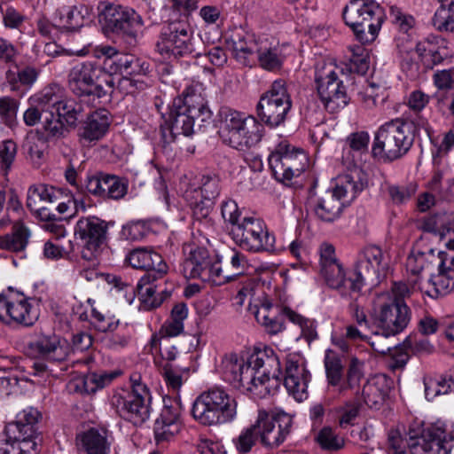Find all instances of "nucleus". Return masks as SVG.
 <instances>
[{
  "label": "nucleus",
  "mask_w": 454,
  "mask_h": 454,
  "mask_svg": "<svg viewBox=\"0 0 454 454\" xmlns=\"http://www.w3.org/2000/svg\"><path fill=\"white\" fill-rule=\"evenodd\" d=\"M222 364L225 381L258 398L270 395V382L277 383L282 374L279 358L270 348L253 353L247 361L231 354L225 356Z\"/></svg>",
  "instance_id": "f257e3e1"
},
{
  "label": "nucleus",
  "mask_w": 454,
  "mask_h": 454,
  "mask_svg": "<svg viewBox=\"0 0 454 454\" xmlns=\"http://www.w3.org/2000/svg\"><path fill=\"white\" fill-rule=\"evenodd\" d=\"M175 8L163 25L156 49L164 57H183L195 51V38L189 22L198 0H170Z\"/></svg>",
  "instance_id": "f03ea898"
},
{
  "label": "nucleus",
  "mask_w": 454,
  "mask_h": 454,
  "mask_svg": "<svg viewBox=\"0 0 454 454\" xmlns=\"http://www.w3.org/2000/svg\"><path fill=\"white\" fill-rule=\"evenodd\" d=\"M454 438L446 433L443 424H434L427 428L410 427L407 436L403 437L398 432L388 435L390 454H450Z\"/></svg>",
  "instance_id": "7ed1b4c3"
},
{
  "label": "nucleus",
  "mask_w": 454,
  "mask_h": 454,
  "mask_svg": "<svg viewBox=\"0 0 454 454\" xmlns=\"http://www.w3.org/2000/svg\"><path fill=\"white\" fill-rule=\"evenodd\" d=\"M342 15L345 23L363 44L375 41L385 20L383 8L374 0H350Z\"/></svg>",
  "instance_id": "20e7f679"
},
{
  "label": "nucleus",
  "mask_w": 454,
  "mask_h": 454,
  "mask_svg": "<svg viewBox=\"0 0 454 454\" xmlns=\"http://www.w3.org/2000/svg\"><path fill=\"white\" fill-rule=\"evenodd\" d=\"M412 125L400 119L381 125L372 148L374 157L392 161L405 155L413 145Z\"/></svg>",
  "instance_id": "39448f33"
},
{
  "label": "nucleus",
  "mask_w": 454,
  "mask_h": 454,
  "mask_svg": "<svg viewBox=\"0 0 454 454\" xmlns=\"http://www.w3.org/2000/svg\"><path fill=\"white\" fill-rule=\"evenodd\" d=\"M237 414V403L224 389L212 387L201 393L192 409L193 419L204 426L231 422Z\"/></svg>",
  "instance_id": "423d86ee"
},
{
  "label": "nucleus",
  "mask_w": 454,
  "mask_h": 454,
  "mask_svg": "<svg viewBox=\"0 0 454 454\" xmlns=\"http://www.w3.org/2000/svg\"><path fill=\"white\" fill-rule=\"evenodd\" d=\"M262 126L255 118L226 109L223 112L220 135L231 147L243 150L258 144L262 139Z\"/></svg>",
  "instance_id": "0eeeda50"
},
{
  "label": "nucleus",
  "mask_w": 454,
  "mask_h": 454,
  "mask_svg": "<svg viewBox=\"0 0 454 454\" xmlns=\"http://www.w3.org/2000/svg\"><path fill=\"white\" fill-rule=\"evenodd\" d=\"M410 322V309L403 301L392 297L389 293L380 294L375 301L372 330L384 337L395 335L406 328Z\"/></svg>",
  "instance_id": "6e6552de"
},
{
  "label": "nucleus",
  "mask_w": 454,
  "mask_h": 454,
  "mask_svg": "<svg viewBox=\"0 0 454 454\" xmlns=\"http://www.w3.org/2000/svg\"><path fill=\"white\" fill-rule=\"evenodd\" d=\"M163 406L157 419L154 421L153 431L155 442L169 441L174 435L178 434L182 427L181 405L171 399L165 400L158 397L154 400L146 386L144 385V407L147 417L160 407V403Z\"/></svg>",
  "instance_id": "1a4fd4ad"
},
{
  "label": "nucleus",
  "mask_w": 454,
  "mask_h": 454,
  "mask_svg": "<svg viewBox=\"0 0 454 454\" xmlns=\"http://www.w3.org/2000/svg\"><path fill=\"white\" fill-rule=\"evenodd\" d=\"M104 69L94 62L86 61L74 66L67 74L70 91L76 97L94 102L107 94L101 83Z\"/></svg>",
  "instance_id": "9d476101"
},
{
  "label": "nucleus",
  "mask_w": 454,
  "mask_h": 454,
  "mask_svg": "<svg viewBox=\"0 0 454 454\" xmlns=\"http://www.w3.org/2000/svg\"><path fill=\"white\" fill-rule=\"evenodd\" d=\"M388 262L383 251L376 246L364 247L357 256L355 279L349 280L351 292H359L364 285L375 286L386 274Z\"/></svg>",
  "instance_id": "9b49d317"
},
{
  "label": "nucleus",
  "mask_w": 454,
  "mask_h": 454,
  "mask_svg": "<svg viewBox=\"0 0 454 454\" xmlns=\"http://www.w3.org/2000/svg\"><path fill=\"white\" fill-rule=\"evenodd\" d=\"M291 107L292 100L286 83L284 80L278 79L261 96L257 113L262 122L275 128L285 121Z\"/></svg>",
  "instance_id": "f8f14e48"
},
{
  "label": "nucleus",
  "mask_w": 454,
  "mask_h": 454,
  "mask_svg": "<svg viewBox=\"0 0 454 454\" xmlns=\"http://www.w3.org/2000/svg\"><path fill=\"white\" fill-rule=\"evenodd\" d=\"M107 223L97 216L80 218L74 228V235L82 241V258L95 266L99 262L106 241Z\"/></svg>",
  "instance_id": "ddd939ff"
},
{
  "label": "nucleus",
  "mask_w": 454,
  "mask_h": 454,
  "mask_svg": "<svg viewBox=\"0 0 454 454\" xmlns=\"http://www.w3.org/2000/svg\"><path fill=\"white\" fill-rule=\"evenodd\" d=\"M234 241L250 252H274L275 236L260 218L244 217L239 225L231 230Z\"/></svg>",
  "instance_id": "4468645a"
},
{
  "label": "nucleus",
  "mask_w": 454,
  "mask_h": 454,
  "mask_svg": "<svg viewBox=\"0 0 454 454\" xmlns=\"http://www.w3.org/2000/svg\"><path fill=\"white\" fill-rule=\"evenodd\" d=\"M269 164L275 178L286 182L299 176L308 168L309 158L302 149L281 141L270 153Z\"/></svg>",
  "instance_id": "2eb2a0df"
},
{
  "label": "nucleus",
  "mask_w": 454,
  "mask_h": 454,
  "mask_svg": "<svg viewBox=\"0 0 454 454\" xmlns=\"http://www.w3.org/2000/svg\"><path fill=\"white\" fill-rule=\"evenodd\" d=\"M35 103L43 113H55L62 116L71 127L76 126L82 106L71 98H67L63 87L51 83L44 87L35 96Z\"/></svg>",
  "instance_id": "dca6fc26"
},
{
  "label": "nucleus",
  "mask_w": 454,
  "mask_h": 454,
  "mask_svg": "<svg viewBox=\"0 0 454 454\" xmlns=\"http://www.w3.org/2000/svg\"><path fill=\"white\" fill-rule=\"evenodd\" d=\"M315 80L319 98L327 111L334 113L348 104L346 88L333 65L317 69Z\"/></svg>",
  "instance_id": "f3484780"
},
{
  "label": "nucleus",
  "mask_w": 454,
  "mask_h": 454,
  "mask_svg": "<svg viewBox=\"0 0 454 454\" xmlns=\"http://www.w3.org/2000/svg\"><path fill=\"white\" fill-rule=\"evenodd\" d=\"M261 443L270 449L278 447L291 432L293 418L284 412L258 411L254 422Z\"/></svg>",
  "instance_id": "a211bd4d"
},
{
  "label": "nucleus",
  "mask_w": 454,
  "mask_h": 454,
  "mask_svg": "<svg viewBox=\"0 0 454 454\" xmlns=\"http://www.w3.org/2000/svg\"><path fill=\"white\" fill-rule=\"evenodd\" d=\"M130 389L113 396V404L119 415L137 427L142 424V373L129 376Z\"/></svg>",
  "instance_id": "6ab92c4d"
},
{
  "label": "nucleus",
  "mask_w": 454,
  "mask_h": 454,
  "mask_svg": "<svg viewBox=\"0 0 454 454\" xmlns=\"http://www.w3.org/2000/svg\"><path fill=\"white\" fill-rule=\"evenodd\" d=\"M62 198L60 190L41 184L28 189L27 207L42 221H61L62 218L58 217L47 205H52Z\"/></svg>",
  "instance_id": "aec40b11"
},
{
  "label": "nucleus",
  "mask_w": 454,
  "mask_h": 454,
  "mask_svg": "<svg viewBox=\"0 0 454 454\" xmlns=\"http://www.w3.org/2000/svg\"><path fill=\"white\" fill-rule=\"evenodd\" d=\"M439 254L438 273L431 275L427 286H419L422 293L433 299L445 296L454 289V256L442 251Z\"/></svg>",
  "instance_id": "412c9836"
},
{
  "label": "nucleus",
  "mask_w": 454,
  "mask_h": 454,
  "mask_svg": "<svg viewBox=\"0 0 454 454\" xmlns=\"http://www.w3.org/2000/svg\"><path fill=\"white\" fill-rule=\"evenodd\" d=\"M310 380V373L305 368L300 355L288 354L286 359V372L284 385L290 395L297 401L307 398L308 384Z\"/></svg>",
  "instance_id": "4be33fe9"
},
{
  "label": "nucleus",
  "mask_w": 454,
  "mask_h": 454,
  "mask_svg": "<svg viewBox=\"0 0 454 454\" xmlns=\"http://www.w3.org/2000/svg\"><path fill=\"white\" fill-rule=\"evenodd\" d=\"M27 348L33 356L49 362H63L70 353L67 341L56 334H39L28 342Z\"/></svg>",
  "instance_id": "5701e85b"
},
{
  "label": "nucleus",
  "mask_w": 454,
  "mask_h": 454,
  "mask_svg": "<svg viewBox=\"0 0 454 454\" xmlns=\"http://www.w3.org/2000/svg\"><path fill=\"white\" fill-rule=\"evenodd\" d=\"M106 27L114 33H122L129 44L137 42V34L134 26L137 24L136 12L121 5L110 4L103 12Z\"/></svg>",
  "instance_id": "b1692460"
},
{
  "label": "nucleus",
  "mask_w": 454,
  "mask_h": 454,
  "mask_svg": "<svg viewBox=\"0 0 454 454\" xmlns=\"http://www.w3.org/2000/svg\"><path fill=\"white\" fill-rule=\"evenodd\" d=\"M288 307L274 304L270 299L264 298L259 306L254 305V314L256 321L266 333L274 335L285 329V318L288 319Z\"/></svg>",
  "instance_id": "393cba45"
},
{
  "label": "nucleus",
  "mask_w": 454,
  "mask_h": 454,
  "mask_svg": "<svg viewBox=\"0 0 454 454\" xmlns=\"http://www.w3.org/2000/svg\"><path fill=\"white\" fill-rule=\"evenodd\" d=\"M368 185V179L362 169L355 168L349 173L339 176L331 191L343 205L353 201Z\"/></svg>",
  "instance_id": "a878e982"
},
{
  "label": "nucleus",
  "mask_w": 454,
  "mask_h": 454,
  "mask_svg": "<svg viewBox=\"0 0 454 454\" xmlns=\"http://www.w3.org/2000/svg\"><path fill=\"white\" fill-rule=\"evenodd\" d=\"M422 243L423 239L416 242L406 260V270L414 278L410 280L412 283V289H415L419 284L421 271L433 263L438 264L439 260H441L439 253L435 254L434 249L432 247L424 249Z\"/></svg>",
  "instance_id": "bb28decb"
},
{
  "label": "nucleus",
  "mask_w": 454,
  "mask_h": 454,
  "mask_svg": "<svg viewBox=\"0 0 454 454\" xmlns=\"http://www.w3.org/2000/svg\"><path fill=\"white\" fill-rule=\"evenodd\" d=\"M196 117L175 107L174 103L169 109L168 116L165 120L169 131V137H168L166 131L162 129V137L165 143H170L177 136L183 135L190 137L194 133V126Z\"/></svg>",
  "instance_id": "cd10ccee"
},
{
  "label": "nucleus",
  "mask_w": 454,
  "mask_h": 454,
  "mask_svg": "<svg viewBox=\"0 0 454 454\" xmlns=\"http://www.w3.org/2000/svg\"><path fill=\"white\" fill-rule=\"evenodd\" d=\"M184 98L174 99V106L189 113L200 122H207L212 117V112L207 106V101L201 92L194 88H187L183 92Z\"/></svg>",
  "instance_id": "c85d7f7f"
},
{
  "label": "nucleus",
  "mask_w": 454,
  "mask_h": 454,
  "mask_svg": "<svg viewBox=\"0 0 454 454\" xmlns=\"http://www.w3.org/2000/svg\"><path fill=\"white\" fill-rule=\"evenodd\" d=\"M310 206L318 219L324 222H333L340 217L344 207L331 191H326L321 197H311Z\"/></svg>",
  "instance_id": "c756f323"
},
{
  "label": "nucleus",
  "mask_w": 454,
  "mask_h": 454,
  "mask_svg": "<svg viewBox=\"0 0 454 454\" xmlns=\"http://www.w3.org/2000/svg\"><path fill=\"white\" fill-rule=\"evenodd\" d=\"M41 413L33 407H27L16 416V420L9 422L5 427H7V433L10 438L16 439L20 435L26 434V437L35 436L36 434L35 425L37 424Z\"/></svg>",
  "instance_id": "7c9ffc66"
},
{
  "label": "nucleus",
  "mask_w": 454,
  "mask_h": 454,
  "mask_svg": "<svg viewBox=\"0 0 454 454\" xmlns=\"http://www.w3.org/2000/svg\"><path fill=\"white\" fill-rule=\"evenodd\" d=\"M78 447L87 454H109L111 443L103 428H90L76 437Z\"/></svg>",
  "instance_id": "2f4dec72"
},
{
  "label": "nucleus",
  "mask_w": 454,
  "mask_h": 454,
  "mask_svg": "<svg viewBox=\"0 0 454 454\" xmlns=\"http://www.w3.org/2000/svg\"><path fill=\"white\" fill-rule=\"evenodd\" d=\"M111 121V114L106 109L102 108L93 112L82 126V138L88 142L101 139L108 131Z\"/></svg>",
  "instance_id": "473e14b6"
},
{
  "label": "nucleus",
  "mask_w": 454,
  "mask_h": 454,
  "mask_svg": "<svg viewBox=\"0 0 454 454\" xmlns=\"http://www.w3.org/2000/svg\"><path fill=\"white\" fill-rule=\"evenodd\" d=\"M88 9L83 5L62 6L56 12L55 22L59 30L75 31L83 27Z\"/></svg>",
  "instance_id": "72a5a7b5"
},
{
  "label": "nucleus",
  "mask_w": 454,
  "mask_h": 454,
  "mask_svg": "<svg viewBox=\"0 0 454 454\" xmlns=\"http://www.w3.org/2000/svg\"><path fill=\"white\" fill-rule=\"evenodd\" d=\"M38 317L37 310L24 297L12 300L9 304L7 317L19 325L31 326L38 319Z\"/></svg>",
  "instance_id": "f704fd0d"
},
{
  "label": "nucleus",
  "mask_w": 454,
  "mask_h": 454,
  "mask_svg": "<svg viewBox=\"0 0 454 454\" xmlns=\"http://www.w3.org/2000/svg\"><path fill=\"white\" fill-rule=\"evenodd\" d=\"M231 48L237 61L243 66L249 67L254 64V55L259 49L252 36L239 33L231 38Z\"/></svg>",
  "instance_id": "c9c22d12"
},
{
  "label": "nucleus",
  "mask_w": 454,
  "mask_h": 454,
  "mask_svg": "<svg viewBox=\"0 0 454 454\" xmlns=\"http://www.w3.org/2000/svg\"><path fill=\"white\" fill-rule=\"evenodd\" d=\"M167 270L162 256L152 248L144 247V286L161 278Z\"/></svg>",
  "instance_id": "e433bc0d"
},
{
  "label": "nucleus",
  "mask_w": 454,
  "mask_h": 454,
  "mask_svg": "<svg viewBox=\"0 0 454 454\" xmlns=\"http://www.w3.org/2000/svg\"><path fill=\"white\" fill-rule=\"evenodd\" d=\"M210 262L207 251L198 248L192 252L190 257L185 260L184 271L189 278L207 280Z\"/></svg>",
  "instance_id": "4c0bfd02"
},
{
  "label": "nucleus",
  "mask_w": 454,
  "mask_h": 454,
  "mask_svg": "<svg viewBox=\"0 0 454 454\" xmlns=\"http://www.w3.org/2000/svg\"><path fill=\"white\" fill-rule=\"evenodd\" d=\"M320 275L330 288L338 290L341 295H347L348 291H351L349 280L355 279V278H346L340 262L321 268Z\"/></svg>",
  "instance_id": "58836bf2"
},
{
  "label": "nucleus",
  "mask_w": 454,
  "mask_h": 454,
  "mask_svg": "<svg viewBox=\"0 0 454 454\" xmlns=\"http://www.w3.org/2000/svg\"><path fill=\"white\" fill-rule=\"evenodd\" d=\"M388 387L384 376H377L368 380L363 387L364 403L371 408H377L385 400Z\"/></svg>",
  "instance_id": "ea45409f"
},
{
  "label": "nucleus",
  "mask_w": 454,
  "mask_h": 454,
  "mask_svg": "<svg viewBox=\"0 0 454 454\" xmlns=\"http://www.w3.org/2000/svg\"><path fill=\"white\" fill-rule=\"evenodd\" d=\"M30 232L21 222L13 224L12 231L0 237V249L20 252L26 248Z\"/></svg>",
  "instance_id": "a19ab883"
},
{
  "label": "nucleus",
  "mask_w": 454,
  "mask_h": 454,
  "mask_svg": "<svg viewBox=\"0 0 454 454\" xmlns=\"http://www.w3.org/2000/svg\"><path fill=\"white\" fill-rule=\"evenodd\" d=\"M47 148V142L38 136L27 137L23 144L27 160L35 168L41 167L45 161Z\"/></svg>",
  "instance_id": "79ce46f5"
},
{
  "label": "nucleus",
  "mask_w": 454,
  "mask_h": 454,
  "mask_svg": "<svg viewBox=\"0 0 454 454\" xmlns=\"http://www.w3.org/2000/svg\"><path fill=\"white\" fill-rule=\"evenodd\" d=\"M441 6L436 10L432 23L439 31H454V0H439Z\"/></svg>",
  "instance_id": "37998d69"
},
{
  "label": "nucleus",
  "mask_w": 454,
  "mask_h": 454,
  "mask_svg": "<svg viewBox=\"0 0 454 454\" xmlns=\"http://www.w3.org/2000/svg\"><path fill=\"white\" fill-rule=\"evenodd\" d=\"M285 59V56L282 54L281 50L277 47H259L257 50V60L259 66L266 70L270 72H275L280 70L283 62Z\"/></svg>",
  "instance_id": "c03bdc74"
},
{
  "label": "nucleus",
  "mask_w": 454,
  "mask_h": 454,
  "mask_svg": "<svg viewBox=\"0 0 454 454\" xmlns=\"http://www.w3.org/2000/svg\"><path fill=\"white\" fill-rule=\"evenodd\" d=\"M325 368L328 384L339 388L342 384L343 366L339 356L332 351L327 350L325 356Z\"/></svg>",
  "instance_id": "a18cd8bd"
},
{
  "label": "nucleus",
  "mask_w": 454,
  "mask_h": 454,
  "mask_svg": "<svg viewBox=\"0 0 454 454\" xmlns=\"http://www.w3.org/2000/svg\"><path fill=\"white\" fill-rule=\"evenodd\" d=\"M188 317V308L184 302L176 303L172 310L168 322L165 325L167 336L175 337L184 332V321Z\"/></svg>",
  "instance_id": "49530a36"
},
{
  "label": "nucleus",
  "mask_w": 454,
  "mask_h": 454,
  "mask_svg": "<svg viewBox=\"0 0 454 454\" xmlns=\"http://www.w3.org/2000/svg\"><path fill=\"white\" fill-rule=\"evenodd\" d=\"M364 364L356 357H352L347 373V380L342 381L339 388V394H344L350 389L358 392L361 380L364 378L363 372Z\"/></svg>",
  "instance_id": "de8ad7c7"
},
{
  "label": "nucleus",
  "mask_w": 454,
  "mask_h": 454,
  "mask_svg": "<svg viewBox=\"0 0 454 454\" xmlns=\"http://www.w3.org/2000/svg\"><path fill=\"white\" fill-rule=\"evenodd\" d=\"M418 185L415 183L406 184H387V192L395 205L407 203L416 193Z\"/></svg>",
  "instance_id": "09e8293b"
},
{
  "label": "nucleus",
  "mask_w": 454,
  "mask_h": 454,
  "mask_svg": "<svg viewBox=\"0 0 454 454\" xmlns=\"http://www.w3.org/2000/svg\"><path fill=\"white\" fill-rule=\"evenodd\" d=\"M138 60L129 56H120L116 59H109L106 67L110 74L120 73L121 76H128L137 72Z\"/></svg>",
  "instance_id": "8fccbe9b"
},
{
  "label": "nucleus",
  "mask_w": 454,
  "mask_h": 454,
  "mask_svg": "<svg viewBox=\"0 0 454 454\" xmlns=\"http://www.w3.org/2000/svg\"><path fill=\"white\" fill-rule=\"evenodd\" d=\"M288 320L300 326L301 337L305 339L308 343L317 338V325L315 320L306 318L294 310L289 312Z\"/></svg>",
  "instance_id": "3c124183"
},
{
  "label": "nucleus",
  "mask_w": 454,
  "mask_h": 454,
  "mask_svg": "<svg viewBox=\"0 0 454 454\" xmlns=\"http://www.w3.org/2000/svg\"><path fill=\"white\" fill-rule=\"evenodd\" d=\"M0 12L5 28L21 31L27 20L26 15L10 4L5 6L0 4Z\"/></svg>",
  "instance_id": "603ef678"
},
{
  "label": "nucleus",
  "mask_w": 454,
  "mask_h": 454,
  "mask_svg": "<svg viewBox=\"0 0 454 454\" xmlns=\"http://www.w3.org/2000/svg\"><path fill=\"white\" fill-rule=\"evenodd\" d=\"M259 440V434L255 424L242 430L239 435L233 439L236 450L240 454L248 453Z\"/></svg>",
  "instance_id": "864d4df0"
},
{
  "label": "nucleus",
  "mask_w": 454,
  "mask_h": 454,
  "mask_svg": "<svg viewBox=\"0 0 454 454\" xmlns=\"http://www.w3.org/2000/svg\"><path fill=\"white\" fill-rule=\"evenodd\" d=\"M318 444L325 450L337 451L345 445L344 438L336 434L330 427H323L317 436Z\"/></svg>",
  "instance_id": "5fc2aeb1"
},
{
  "label": "nucleus",
  "mask_w": 454,
  "mask_h": 454,
  "mask_svg": "<svg viewBox=\"0 0 454 454\" xmlns=\"http://www.w3.org/2000/svg\"><path fill=\"white\" fill-rule=\"evenodd\" d=\"M65 120L55 113L43 114V129L51 137H60L65 136L67 129L65 127Z\"/></svg>",
  "instance_id": "6e6d98bb"
},
{
  "label": "nucleus",
  "mask_w": 454,
  "mask_h": 454,
  "mask_svg": "<svg viewBox=\"0 0 454 454\" xmlns=\"http://www.w3.org/2000/svg\"><path fill=\"white\" fill-rule=\"evenodd\" d=\"M150 350L154 356L155 352H158L163 360L168 362L176 359L178 350L172 345L168 338H164L160 340L156 335H153L150 342Z\"/></svg>",
  "instance_id": "4d7b16f0"
},
{
  "label": "nucleus",
  "mask_w": 454,
  "mask_h": 454,
  "mask_svg": "<svg viewBox=\"0 0 454 454\" xmlns=\"http://www.w3.org/2000/svg\"><path fill=\"white\" fill-rule=\"evenodd\" d=\"M214 204L215 202L202 197H200V200H196L192 207L194 222L201 223L206 227L211 226L212 220L210 218V214Z\"/></svg>",
  "instance_id": "13d9d810"
},
{
  "label": "nucleus",
  "mask_w": 454,
  "mask_h": 454,
  "mask_svg": "<svg viewBox=\"0 0 454 454\" xmlns=\"http://www.w3.org/2000/svg\"><path fill=\"white\" fill-rule=\"evenodd\" d=\"M119 321L114 316L104 314L96 309H92L90 324L98 332L106 333L114 331L118 326Z\"/></svg>",
  "instance_id": "bf43d9fd"
},
{
  "label": "nucleus",
  "mask_w": 454,
  "mask_h": 454,
  "mask_svg": "<svg viewBox=\"0 0 454 454\" xmlns=\"http://www.w3.org/2000/svg\"><path fill=\"white\" fill-rule=\"evenodd\" d=\"M142 66L137 65V72L128 76H121L118 82L117 89L125 94H137L139 92L142 82Z\"/></svg>",
  "instance_id": "052dcab7"
},
{
  "label": "nucleus",
  "mask_w": 454,
  "mask_h": 454,
  "mask_svg": "<svg viewBox=\"0 0 454 454\" xmlns=\"http://www.w3.org/2000/svg\"><path fill=\"white\" fill-rule=\"evenodd\" d=\"M17 153V145L12 140L0 143V168L5 173L11 168Z\"/></svg>",
  "instance_id": "680f3d73"
},
{
  "label": "nucleus",
  "mask_w": 454,
  "mask_h": 454,
  "mask_svg": "<svg viewBox=\"0 0 454 454\" xmlns=\"http://www.w3.org/2000/svg\"><path fill=\"white\" fill-rule=\"evenodd\" d=\"M197 197L206 198L215 202V199L220 193L219 180L215 176H203L200 191H195Z\"/></svg>",
  "instance_id": "e2e57ef3"
},
{
  "label": "nucleus",
  "mask_w": 454,
  "mask_h": 454,
  "mask_svg": "<svg viewBox=\"0 0 454 454\" xmlns=\"http://www.w3.org/2000/svg\"><path fill=\"white\" fill-rule=\"evenodd\" d=\"M68 390L79 394L95 393L90 373L81 375L72 379L67 384Z\"/></svg>",
  "instance_id": "0e129e2a"
},
{
  "label": "nucleus",
  "mask_w": 454,
  "mask_h": 454,
  "mask_svg": "<svg viewBox=\"0 0 454 454\" xmlns=\"http://www.w3.org/2000/svg\"><path fill=\"white\" fill-rule=\"evenodd\" d=\"M18 101L11 97L0 98V116L7 125H11L16 118Z\"/></svg>",
  "instance_id": "69168bd1"
},
{
  "label": "nucleus",
  "mask_w": 454,
  "mask_h": 454,
  "mask_svg": "<svg viewBox=\"0 0 454 454\" xmlns=\"http://www.w3.org/2000/svg\"><path fill=\"white\" fill-rule=\"evenodd\" d=\"M390 18L392 22L398 27L402 32H408L414 26V18L407 13L402 12L396 6L390 7Z\"/></svg>",
  "instance_id": "338daca9"
},
{
  "label": "nucleus",
  "mask_w": 454,
  "mask_h": 454,
  "mask_svg": "<svg viewBox=\"0 0 454 454\" xmlns=\"http://www.w3.org/2000/svg\"><path fill=\"white\" fill-rule=\"evenodd\" d=\"M90 373L93 381L94 390L96 392L97 390L111 384L116 378L122 374V371L116 369L114 371H101Z\"/></svg>",
  "instance_id": "774afa93"
}]
</instances>
